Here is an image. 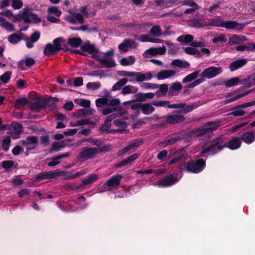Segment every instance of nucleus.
<instances>
[{"mask_svg":"<svg viewBox=\"0 0 255 255\" xmlns=\"http://www.w3.org/2000/svg\"><path fill=\"white\" fill-rule=\"evenodd\" d=\"M228 147L231 149H235L239 147V138L234 137L228 143Z\"/></svg>","mask_w":255,"mask_h":255,"instance_id":"cd10ccee","label":"nucleus"},{"mask_svg":"<svg viewBox=\"0 0 255 255\" xmlns=\"http://www.w3.org/2000/svg\"><path fill=\"white\" fill-rule=\"evenodd\" d=\"M120 74L122 76L125 77H132L134 76L135 79L137 82H142L145 80L146 78V75L144 73L140 72H128L126 71H122L119 72Z\"/></svg>","mask_w":255,"mask_h":255,"instance_id":"0eeeda50","label":"nucleus"},{"mask_svg":"<svg viewBox=\"0 0 255 255\" xmlns=\"http://www.w3.org/2000/svg\"><path fill=\"white\" fill-rule=\"evenodd\" d=\"M81 49L82 51L88 52L89 54H92L93 57L95 59L99 58V56L97 54L99 52V50L95 47L94 45H91L89 43L85 44L81 47Z\"/></svg>","mask_w":255,"mask_h":255,"instance_id":"9d476101","label":"nucleus"},{"mask_svg":"<svg viewBox=\"0 0 255 255\" xmlns=\"http://www.w3.org/2000/svg\"><path fill=\"white\" fill-rule=\"evenodd\" d=\"M182 88V86L181 84L179 83H174L172 86L170 88L169 94L173 95L174 91H179L181 90Z\"/></svg>","mask_w":255,"mask_h":255,"instance_id":"4c0bfd02","label":"nucleus"},{"mask_svg":"<svg viewBox=\"0 0 255 255\" xmlns=\"http://www.w3.org/2000/svg\"><path fill=\"white\" fill-rule=\"evenodd\" d=\"M62 41L61 38H57L53 41V46L55 48V50L58 52L62 49L61 45L60 42Z\"/></svg>","mask_w":255,"mask_h":255,"instance_id":"49530a36","label":"nucleus"},{"mask_svg":"<svg viewBox=\"0 0 255 255\" xmlns=\"http://www.w3.org/2000/svg\"><path fill=\"white\" fill-rule=\"evenodd\" d=\"M136 101L144 102L146 99H151L154 98V94L152 93H138L135 95Z\"/></svg>","mask_w":255,"mask_h":255,"instance_id":"dca6fc26","label":"nucleus"},{"mask_svg":"<svg viewBox=\"0 0 255 255\" xmlns=\"http://www.w3.org/2000/svg\"><path fill=\"white\" fill-rule=\"evenodd\" d=\"M82 40L80 37L68 39L67 43L73 47H78L81 45Z\"/></svg>","mask_w":255,"mask_h":255,"instance_id":"412c9836","label":"nucleus"},{"mask_svg":"<svg viewBox=\"0 0 255 255\" xmlns=\"http://www.w3.org/2000/svg\"><path fill=\"white\" fill-rule=\"evenodd\" d=\"M239 68V60L232 62L230 66V68L231 71H234Z\"/></svg>","mask_w":255,"mask_h":255,"instance_id":"0e129e2a","label":"nucleus"},{"mask_svg":"<svg viewBox=\"0 0 255 255\" xmlns=\"http://www.w3.org/2000/svg\"><path fill=\"white\" fill-rule=\"evenodd\" d=\"M138 89L134 88L132 86L128 85L125 86L122 91V94L127 95L129 93H135L137 92Z\"/></svg>","mask_w":255,"mask_h":255,"instance_id":"393cba45","label":"nucleus"},{"mask_svg":"<svg viewBox=\"0 0 255 255\" xmlns=\"http://www.w3.org/2000/svg\"><path fill=\"white\" fill-rule=\"evenodd\" d=\"M96 59L98 60L102 64L106 66L107 67L112 68L116 66L115 61L111 58L103 59L99 56V58H97Z\"/></svg>","mask_w":255,"mask_h":255,"instance_id":"a211bd4d","label":"nucleus"},{"mask_svg":"<svg viewBox=\"0 0 255 255\" xmlns=\"http://www.w3.org/2000/svg\"><path fill=\"white\" fill-rule=\"evenodd\" d=\"M116 111H117V108H107L102 109V113L104 115H107Z\"/></svg>","mask_w":255,"mask_h":255,"instance_id":"e2e57ef3","label":"nucleus"},{"mask_svg":"<svg viewBox=\"0 0 255 255\" xmlns=\"http://www.w3.org/2000/svg\"><path fill=\"white\" fill-rule=\"evenodd\" d=\"M171 64L180 68H188L189 66V64L188 62H183V61L179 59L173 60Z\"/></svg>","mask_w":255,"mask_h":255,"instance_id":"72a5a7b5","label":"nucleus"},{"mask_svg":"<svg viewBox=\"0 0 255 255\" xmlns=\"http://www.w3.org/2000/svg\"><path fill=\"white\" fill-rule=\"evenodd\" d=\"M28 143L31 145H35L36 146L38 143V138L37 136H29L27 138Z\"/></svg>","mask_w":255,"mask_h":255,"instance_id":"13d9d810","label":"nucleus"},{"mask_svg":"<svg viewBox=\"0 0 255 255\" xmlns=\"http://www.w3.org/2000/svg\"><path fill=\"white\" fill-rule=\"evenodd\" d=\"M221 138L219 137L216 138L215 139L213 142L214 143L212 145L207 147V148H205L202 151V153H205L208 152V151L212 150L214 149L215 147L220 143Z\"/></svg>","mask_w":255,"mask_h":255,"instance_id":"2f4dec72","label":"nucleus"},{"mask_svg":"<svg viewBox=\"0 0 255 255\" xmlns=\"http://www.w3.org/2000/svg\"><path fill=\"white\" fill-rule=\"evenodd\" d=\"M242 139L246 143H250L254 140V135L252 132H248L242 136Z\"/></svg>","mask_w":255,"mask_h":255,"instance_id":"c756f323","label":"nucleus"},{"mask_svg":"<svg viewBox=\"0 0 255 255\" xmlns=\"http://www.w3.org/2000/svg\"><path fill=\"white\" fill-rule=\"evenodd\" d=\"M205 81V79L204 78H200L194 82H193L192 83L188 85V87L190 88H192L194 87L195 86L201 83L203 81Z\"/></svg>","mask_w":255,"mask_h":255,"instance_id":"bf43d9fd","label":"nucleus"},{"mask_svg":"<svg viewBox=\"0 0 255 255\" xmlns=\"http://www.w3.org/2000/svg\"><path fill=\"white\" fill-rule=\"evenodd\" d=\"M22 19L26 23H37L41 21V19L38 16L32 12L31 9L26 8L23 9L22 12Z\"/></svg>","mask_w":255,"mask_h":255,"instance_id":"20e7f679","label":"nucleus"},{"mask_svg":"<svg viewBox=\"0 0 255 255\" xmlns=\"http://www.w3.org/2000/svg\"><path fill=\"white\" fill-rule=\"evenodd\" d=\"M184 136H178V137H176L174 138H172L171 139H169L168 140H165V141H164L161 142L160 145L166 146H167L169 145L173 144L177 141L180 140L181 139H183L184 138Z\"/></svg>","mask_w":255,"mask_h":255,"instance_id":"5701e85b","label":"nucleus"},{"mask_svg":"<svg viewBox=\"0 0 255 255\" xmlns=\"http://www.w3.org/2000/svg\"><path fill=\"white\" fill-rule=\"evenodd\" d=\"M143 142L142 140H137L132 143L131 144L128 145V147L129 148V150H131L132 148L134 147H138L140 145L142 144Z\"/></svg>","mask_w":255,"mask_h":255,"instance_id":"052dcab7","label":"nucleus"},{"mask_svg":"<svg viewBox=\"0 0 255 255\" xmlns=\"http://www.w3.org/2000/svg\"><path fill=\"white\" fill-rule=\"evenodd\" d=\"M98 178V176L95 174L90 175L88 178H85L82 180L83 185H86L91 184L93 181H96Z\"/></svg>","mask_w":255,"mask_h":255,"instance_id":"473e14b6","label":"nucleus"},{"mask_svg":"<svg viewBox=\"0 0 255 255\" xmlns=\"http://www.w3.org/2000/svg\"><path fill=\"white\" fill-rule=\"evenodd\" d=\"M150 32L151 33L157 36H159L162 34L161 29L158 25H154L152 26Z\"/></svg>","mask_w":255,"mask_h":255,"instance_id":"37998d69","label":"nucleus"},{"mask_svg":"<svg viewBox=\"0 0 255 255\" xmlns=\"http://www.w3.org/2000/svg\"><path fill=\"white\" fill-rule=\"evenodd\" d=\"M137 44L131 39H128L125 40L124 42L119 45V48L123 52H127L128 51L129 47L135 48Z\"/></svg>","mask_w":255,"mask_h":255,"instance_id":"f8f14e48","label":"nucleus"},{"mask_svg":"<svg viewBox=\"0 0 255 255\" xmlns=\"http://www.w3.org/2000/svg\"><path fill=\"white\" fill-rule=\"evenodd\" d=\"M28 103V100L26 98L18 99L15 101V107L17 109H20L21 107Z\"/></svg>","mask_w":255,"mask_h":255,"instance_id":"7c9ffc66","label":"nucleus"},{"mask_svg":"<svg viewBox=\"0 0 255 255\" xmlns=\"http://www.w3.org/2000/svg\"><path fill=\"white\" fill-rule=\"evenodd\" d=\"M193 38L194 37L192 35H182L177 38V40L181 43L188 44L191 42L193 41Z\"/></svg>","mask_w":255,"mask_h":255,"instance_id":"6ab92c4d","label":"nucleus"},{"mask_svg":"<svg viewBox=\"0 0 255 255\" xmlns=\"http://www.w3.org/2000/svg\"><path fill=\"white\" fill-rule=\"evenodd\" d=\"M94 110L91 109H81L79 110L77 112L74 114V116L76 119H79L81 117H85L92 115L93 114Z\"/></svg>","mask_w":255,"mask_h":255,"instance_id":"ddd939ff","label":"nucleus"},{"mask_svg":"<svg viewBox=\"0 0 255 255\" xmlns=\"http://www.w3.org/2000/svg\"><path fill=\"white\" fill-rule=\"evenodd\" d=\"M185 51L186 53L190 55H197L200 56V52L198 50L193 47H187L185 48Z\"/></svg>","mask_w":255,"mask_h":255,"instance_id":"a19ab883","label":"nucleus"},{"mask_svg":"<svg viewBox=\"0 0 255 255\" xmlns=\"http://www.w3.org/2000/svg\"><path fill=\"white\" fill-rule=\"evenodd\" d=\"M100 87V84L97 83H88L87 85V87L89 89H92L94 90L97 89Z\"/></svg>","mask_w":255,"mask_h":255,"instance_id":"338daca9","label":"nucleus"},{"mask_svg":"<svg viewBox=\"0 0 255 255\" xmlns=\"http://www.w3.org/2000/svg\"><path fill=\"white\" fill-rule=\"evenodd\" d=\"M99 152V149L95 147H85L79 153L78 157L79 159L87 160L93 158Z\"/></svg>","mask_w":255,"mask_h":255,"instance_id":"39448f33","label":"nucleus"},{"mask_svg":"<svg viewBox=\"0 0 255 255\" xmlns=\"http://www.w3.org/2000/svg\"><path fill=\"white\" fill-rule=\"evenodd\" d=\"M11 74V72H6L0 77V80H1L3 83H6L10 79Z\"/></svg>","mask_w":255,"mask_h":255,"instance_id":"09e8293b","label":"nucleus"},{"mask_svg":"<svg viewBox=\"0 0 255 255\" xmlns=\"http://www.w3.org/2000/svg\"><path fill=\"white\" fill-rule=\"evenodd\" d=\"M2 26L5 28L6 29L9 31H14V26L12 24L10 23L9 22H4L2 23Z\"/></svg>","mask_w":255,"mask_h":255,"instance_id":"6e6d98bb","label":"nucleus"},{"mask_svg":"<svg viewBox=\"0 0 255 255\" xmlns=\"http://www.w3.org/2000/svg\"><path fill=\"white\" fill-rule=\"evenodd\" d=\"M122 176L117 175L114 176L111 179L107 182V185L109 187H115L118 186L120 183L121 179L122 178Z\"/></svg>","mask_w":255,"mask_h":255,"instance_id":"f3484780","label":"nucleus"},{"mask_svg":"<svg viewBox=\"0 0 255 255\" xmlns=\"http://www.w3.org/2000/svg\"><path fill=\"white\" fill-rule=\"evenodd\" d=\"M177 178L170 174L162 180L158 181L157 185L162 186H168L174 184L177 181Z\"/></svg>","mask_w":255,"mask_h":255,"instance_id":"9b49d317","label":"nucleus"},{"mask_svg":"<svg viewBox=\"0 0 255 255\" xmlns=\"http://www.w3.org/2000/svg\"><path fill=\"white\" fill-rule=\"evenodd\" d=\"M141 111L145 115H149L154 111V108L149 104L142 105Z\"/></svg>","mask_w":255,"mask_h":255,"instance_id":"a878e982","label":"nucleus"},{"mask_svg":"<svg viewBox=\"0 0 255 255\" xmlns=\"http://www.w3.org/2000/svg\"><path fill=\"white\" fill-rule=\"evenodd\" d=\"M111 126V123L105 121L104 124L100 127V129L102 131H107Z\"/></svg>","mask_w":255,"mask_h":255,"instance_id":"69168bd1","label":"nucleus"},{"mask_svg":"<svg viewBox=\"0 0 255 255\" xmlns=\"http://www.w3.org/2000/svg\"><path fill=\"white\" fill-rule=\"evenodd\" d=\"M139 156L138 153H135L132 155L122 160L120 163L116 164L115 167H120L122 166H125L127 164H130L132 161L135 160Z\"/></svg>","mask_w":255,"mask_h":255,"instance_id":"4468645a","label":"nucleus"},{"mask_svg":"<svg viewBox=\"0 0 255 255\" xmlns=\"http://www.w3.org/2000/svg\"><path fill=\"white\" fill-rule=\"evenodd\" d=\"M66 174V171H60L59 170L42 172L38 175V176L35 178V180L39 181L45 179H55L57 177L62 175H65Z\"/></svg>","mask_w":255,"mask_h":255,"instance_id":"7ed1b4c3","label":"nucleus"},{"mask_svg":"<svg viewBox=\"0 0 255 255\" xmlns=\"http://www.w3.org/2000/svg\"><path fill=\"white\" fill-rule=\"evenodd\" d=\"M199 72L198 71H197L192 73L190 74H189L185 78L183 79V83H186L188 82H190V81L196 79L197 77Z\"/></svg>","mask_w":255,"mask_h":255,"instance_id":"ea45409f","label":"nucleus"},{"mask_svg":"<svg viewBox=\"0 0 255 255\" xmlns=\"http://www.w3.org/2000/svg\"><path fill=\"white\" fill-rule=\"evenodd\" d=\"M198 107V105L196 103H194L190 105H187L185 104V107L182 108V109L180 110L179 112L183 114L187 113L191 111L193 109L197 108Z\"/></svg>","mask_w":255,"mask_h":255,"instance_id":"c85d7f7f","label":"nucleus"},{"mask_svg":"<svg viewBox=\"0 0 255 255\" xmlns=\"http://www.w3.org/2000/svg\"><path fill=\"white\" fill-rule=\"evenodd\" d=\"M13 131L19 134L22 131V125L19 123L15 124L13 126Z\"/></svg>","mask_w":255,"mask_h":255,"instance_id":"5fc2aeb1","label":"nucleus"},{"mask_svg":"<svg viewBox=\"0 0 255 255\" xmlns=\"http://www.w3.org/2000/svg\"><path fill=\"white\" fill-rule=\"evenodd\" d=\"M245 50H255V43L254 44H248L247 45H240V51Z\"/></svg>","mask_w":255,"mask_h":255,"instance_id":"8fccbe9b","label":"nucleus"},{"mask_svg":"<svg viewBox=\"0 0 255 255\" xmlns=\"http://www.w3.org/2000/svg\"><path fill=\"white\" fill-rule=\"evenodd\" d=\"M109 100L105 98H100L98 99L96 101V105L98 107H101L102 106L107 105Z\"/></svg>","mask_w":255,"mask_h":255,"instance_id":"79ce46f5","label":"nucleus"},{"mask_svg":"<svg viewBox=\"0 0 255 255\" xmlns=\"http://www.w3.org/2000/svg\"><path fill=\"white\" fill-rule=\"evenodd\" d=\"M185 118L181 115L175 114L173 115H169L166 117V123L170 125H174L177 123L183 122L185 121Z\"/></svg>","mask_w":255,"mask_h":255,"instance_id":"6e6552de","label":"nucleus"},{"mask_svg":"<svg viewBox=\"0 0 255 255\" xmlns=\"http://www.w3.org/2000/svg\"><path fill=\"white\" fill-rule=\"evenodd\" d=\"M23 37V34L20 33L19 34L14 33L8 37V40L11 43H16L19 42Z\"/></svg>","mask_w":255,"mask_h":255,"instance_id":"b1692460","label":"nucleus"},{"mask_svg":"<svg viewBox=\"0 0 255 255\" xmlns=\"http://www.w3.org/2000/svg\"><path fill=\"white\" fill-rule=\"evenodd\" d=\"M127 82L128 80L126 78L121 79L112 87V91L120 90L122 87L125 85Z\"/></svg>","mask_w":255,"mask_h":255,"instance_id":"bb28decb","label":"nucleus"},{"mask_svg":"<svg viewBox=\"0 0 255 255\" xmlns=\"http://www.w3.org/2000/svg\"><path fill=\"white\" fill-rule=\"evenodd\" d=\"M166 49L164 46L162 48L160 47L159 48H150L148 50H147L145 53H148L152 55H155L157 54H163L165 52Z\"/></svg>","mask_w":255,"mask_h":255,"instance_id":"aec40b11","label":"nucleus"},{"mask_svg":"<svg viewBox=\"0 0 255 255\" xmlns=\"http://www.w3.org/2000/svg\"><path fill=\"white\" fill-rule=\"evenodd\" d=\"M45 98H38L34 102L30 103L29 108L32 110H39L45 107Z\"/></svg>","mask_w":255,"mask_h":255,"instance_id":"1a4fd4ad","label":"nucleus"},{"mask_svg":"<svg viewBox=\"0 0 255 255\" xmlns=\"http://www.w3.org/2000/svg\"><path fill=\"white\" fill-rule=\"evenodd\" d=\"M135 61V58L133 56H129L128 58H123L121 60V64L123 66H127L132 64Z\"/></svg>","mask_w":255,"mask_h":255,"instance_id":"f704fd0d","label":"nucleus"},{"mask_svg":"<svg viewBox=\"0 0 255 255\" xmlns=\"http://www.w3.org/2000/svg\"><path fill=\"white\" fill-rule=\"evenodd\" d=\"M14 163L12 161L5 160L1 163V166L4 168H8L13 166Z\"/></svg>","mask_w":255,"mask_h":255,"instance_id":"680f3d73","label":"nucleus"},{"mask_svg":"<svg viewBox=\"0 0 255 255\" xmlns=\"http://www.w3.org/2000/svg\"><path fill=\"white\" fill-rule=\"evenodd\" d=\"M239 23L234 21H224L223 27H226L227 29H233L238 26Z\"/></svg>","mask_w":255,"mask_h":255,"instance_id":"c9c22d12","label":"nucleus"},{"mask_svg":"<svg viewBox=\"0 0 255 255\" xmlns=\"http://www.w3.org/2000/svg\"><path fill=\"white\" fill-rule=\"evenodd\" d=\"M220 121L208 122L206 123L204 127L199 128L192 130L186 136L190 137H198L202 136L206 134L212 132L215 130L220 126Z\"/></svg>","mask_w":255,"mask_h":255,"instance_id":"f257e3e1","label":"nucleus"},{"mask_svg":"<svg viewBox=\"0 0 255 255\" xmlns=\"http://www.w3.org/2000/svg\"><path fill=\"white\" fill-rule=\"evenodd\" d=\"M62 142H55L52 146V149L54 150H59L64 147Z\"/></svg>","mask_w":255,"mask_h":255,"instance_id":"774afa93","label":"nucleus"},{"mask_svg":"<svg viewBox=\"0 0 255 255\" xmlns=\"http://www.w3.org/2000/svg\"><path fill=\"white\" fill-rule=\"evenodd\" d=\"M222 72L221 67H210L206 69L201 74L202 78L206 77L209 79L213 78Z\"/></svg>","mask_w":255,"mask_h":255,"instance_id":"423d86ee","label":"nucleus"},{"mask_svg":"<svg viewBox=\"0 0 255 255\" xmlns=\"http://www.w3.org/2000/svg\"><path fill=\"white\" fill-rule=\"evenodd\" d=\"M191 6L192 8L185 10L184 11L185 14L193 13L195 11V10L199 8V6L196 2L191 3Z\"/></svg>","mask_w":255,"mask_h":255,"instance_id":"de8ad7c7","label":"nucleus"},{"mask_svg":"<svg viewBox=\"0 0 255 255\" xmlns=\"http://www.w3.org/2000/svg\"><path fill=\"white\" fill-rule=\"evenodd\" d=\"M227 40V38L224 34H221L217 37L213 39V42L214 43H217L219 42H226Z\"/></svg>","mask_w":255,"mask_h":255,"instance_id":"4d7b16f0","label":"nucleus"},{"mask_svg":"<svg viewBox=\"0 0 255 255\" xmlns=\"http://www.w3.org/2000/svg\"><path fill=\"white\" fill-rule=\"evenodd\" d=\"M239 82V78L238 77H236L225 81L223 82V83L227 87H231L237 85Z\"/></svg>","mask_w":255,"mask_h":255,"instance_id":"e433bc0d","label":"nucleus"},{"mask_svg":"<svg viewBox=\"0 0 255 255\" xmlns=\"http://www.w3.org/2000/svg\"><path fill=\"white\" fill-rule=\"evenodd\" d=\"M48 12L49 13H55L57 16H59L61 14V12L56 6H51L48 8Z\"/></svg>","mask_w":255,"mask_h":255,"instance_id":"3c124183","label":"nucleus"},{"mask_svg":"<svg viewBox=\"0 0 255 255\" xmlns=\"http://www.w3.org/2000/svg\"><path fill=\"white\" fill-rule=\"evenodd\" d=\"M175 73L172 70H163L157 73V77L159 80L164 79L174 75Z\"/></svg>","mask_w":255,"mask_h":255,"instance_id":"2eb2a0df","label":"nucleus"},{"mask_svg":"<svg viewBox=\"0 0 255 255\" xmlns=\"http://www.w3.org/2000/svg\"><path fill=\"white\" fill-rule=\"evenodd\" d=\"M205 165L204 159L200 158L196 160H191L187 163L186 169L191 172L198 173L201 172Z\"/></svg>","mask_w":255,"mask_h":255,"instance_id":"f03ea898","label":"nucleus"},{"mask_svg":"<svg viewBox=\"0 0 255 255\" xmlns=\"http://www.w3.org/2000/svg\"><path fill=\"white\" fill-rule=\"evenodd\" d=\"M113 123L118 127L126 128L127 127L126 122L122 119H118L115 120Z\"/></svg>","mask_w":255,"mask_h":255,"instance_id":"603ef678","label":"nucleus"},{"mask_svg":"<svg viewBox=\"0 0 255 255\" xmlns=\"http://www.w3.org/2000/svg\"><path fill=\"white\" fill-rule=\"evenodd\" d=\"M43 52L45 55L50 56L56 53L57 51L55 50V48L52 44L48 43L46 45Z\"/></svg>","mask_w":255,"mask_h":255,"instance_id":"4be33fe9","label":"nucleus"},{"mask_svg":"<svg viewBox=\"0 0 255 255\" xmlns=\"http://www.w3.org/2000/svg\"><path fill=\"white\" fill-rule=\"evenodd\" d=\"M224 21L221 19H212L207 25L223 27Z\"/></svg>","mask_w":255,"mask_h":255,"instance_id":"c03bdc74","label":"nucleus"},{"mask_svg":"<svg viewBox=\"0 0 255 255\" xmlns=\"http://www.w3.org/2000/svg\"><path fill=\"white\" fill-rule=\"evenodd\" d=\"M23 6V2L20 0H13L12 6L14 9H19Z\"/></svg>","mask_w":255,"mask_h":255,"instance_id":"864d4df0","label":"nucleus"},{"mask_svg":"<svg viewBox=\"0 0 255 255\" xmlns=\"http://www.w3.org/2000/svg\"><path fill=\"white\" fill-rule=\"evenodd\" d=\"M11 139L9 136H6L2 140V147L5 151H7L9 149Z\"/></svg>","mask_w":255,"mask_h":255,"instance_id":"58836bf2","label":"nucleus"},{"mask_svg":"<svg viewBox=\"0 0 255 255\" xmlns=\"http://www.w3.org/2000/svg\"><path fill=\"white\" fill-rule=\"evenodd\" d=\"M45 107L44 109L53 110L56 108V105L48 98H45Z\"/></svg>","mask_w":255,"mask_h":255,"instance_id":"a18cd8bd","label":"nucleus"}]
</instances>
